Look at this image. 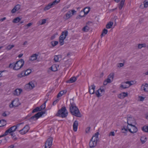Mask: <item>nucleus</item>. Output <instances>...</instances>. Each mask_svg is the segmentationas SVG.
<instances>
[{
	"label": "nucleus",
	"instance_id": "nucleus-30",
	"mask_svg": "<svg viewBox=\"0 0 148 148\" xmlns=\"http://www.w3.org/2000/svg\"><path fill=\"white\" fill-rule=\"evenodd\" d=\"M61 56L60 55H56L54 56V60L55 62L59 61V58H61Z\"/></svg>",
	"mask_w": 148,
	"mask_h": 148
},
{
	"label": "nucleus",
	"instance_id": "nucleus-64",
	"mask_svg": "<svg viewBox=\"0 0 148 148\" xmlns=\"http://www.w3.org/2000/svg\"><path fill=\"white\" fill-rule=\"evenodd\" d=\"M55 38V35H53L52 36H51L50 38V39L51 40H53Z\"/></svg>",
	"mask_w": 148,
	"mask_h": 148
},
{
	"label": "nucleus",
	"instance_id": "nucleus-18",
	"mask_svg": "<svg viewBox=\"0 0 148 148\" xmlns=\"http://www.w3.org/2000/svg\"><path fill=\"white\" fill-rule=\"evenodd\" d=\"M78 124V121H75L73 123V130L75 132H76L77 130Z\"/></svg>",
	"mask_w": 148,
	"mask_h": 148
},
{
	"label": "nucleus",
	"instance_id": "nucleus-29",
	"mask_svg": "<svg viewBox=\"0 0 148 148\" xmlns=\"http://www.w3.org/2000/svg\"><path fill=\"white\" fill-rule=\"evenodd\" d=\"M90 9L89 7H86L84 9V15H87L88 13L90 10Z\"/></svg>",
	"mask_w": 148,
	"mask_h": 148
},
{
	"label": "nucleus",
	"instance_id": "nucleus-59",
	"mask_svg": "<svg viewBox=\"0 0 148 148\" xmlns=\"http://www.w3.org/2000/svg\"><path fill=\"white\" fill-rule=\"evenodd\" d=\"M131 82L127 81L125 82V84H128L129 85L128 86H130L132 85V84L131 83Z\"/></svg>",
	"mask_w": 148,
	"mask_h": 148
},
{
	"label": "nucleus",
	"instance_id": "nucleus-50",
	"mask_svg": "<svg viewBox=\"0 0 148 148\" xmlns=\"http://www.w3.org/2000/svg\"><path fill=\"white\" fill-rule=\"evenodd\" d=\"M121 129H122V130H124L125 131H123L122 132L123 133H126V132H127V130H128V128L127 129L125 128L124 126L123 127V128H122Z\"/></svg>",
	"mask_w": 148,
	"mask_h": 148
},
{
	"label": "nucleus",
	"instance_id": "nucleus-4",
	"mask_svg": "<svg viewBox=\"0 0 148 148\" xmlns=\"http://www.w3.org/2000/svg\"><path fill=\"white\" fill-rule=\"evenodd\" d=\"M45 112H39L31 117L30 119L34 120H36L42 116L44 114H45Z\"/></svg>",
	"mask_w": 148,
	"mask_h": 148
},
{
	"label": "nucleus",
	"instance_id": "nucleus-58",
	"mask_svg": "<svg viewBox=\"0 0 148 148\" xmlns=\"http://www.w3.org/2000/svg\"><path fill=\"white\" fill-rule=\"evenodd\" d=\"M139 98L140 99V100L141 101H143L145 99L142 96H139Z\"/></svg>",
	"mask_w": 148,
	"mask_h": 148
},
{
	"label": "nucleus",
	"instance_id": "nucleus-32",
	"mask_svg": "<svg viewBox=\"0 0 148 148\" xmlns=\"http://www.w3.org/2000/svg\"><path fill=\"white\" fill-rule=\"evenodd\" d=\"M21 19L19 17H17L13 20L12 22L13 23H17L20 22Z\"/></svg>",
	"mask_w": 148,
	"mask_h": 148
},
{
	"label": "nucleus",
	"instance_id": "nucleus-43",
	"mask_svg": "<svg viewBox=\"0 0 148 148\" xmlns=\"http://www.w3.org/2000/svg\"><path fill=\"white\" fill-rule=\"evenodd\" d=\"M99 89L98 90H97L95 92L96 95L98 97H99L102 96L101 95V94L99 93Z\"/></svg>",
	"mask_w": 148,
	"mask_h": 148
},
{
	"label": "nucleus",
	"instance_id": "nucleus-57",
	"mask_svg": "<svg viewBox=\"0 0 148 148\" xmlns=\"http://www.w3.org/2000/svg\"><path fill=\"white\" fill-rule=\"evenodd\" d=\"M119 66H118V67H121L123 66L124 65V63H119Z\"/></svg>",
	"mask_w": 148,
	"mask_h": 148
},
{
	"label": "nucleus",
	"instance_id": "nucleus-1",
	"mask_svg": "<svg viewBox=\"0 0 148 148\" xmlns=\"http://www.w3.org/2000/svg\"><path fill=\"white\" fill-rule=\"evenodd\" d=\"M25 62L23 59H21L17 61L15 63L10 64L9 67L13 68L16 70H18L20 69L24 65Z\"/></svg>",
	"mask_w": 148,
	"mask_h": 148
},
{
	"label": "nucleus",
	"instance_id": "nucleus-39",
	"mask_svg": "<svg viewBox=\"0 0 148 148\" xmlns=\"http://www.w3.org/2000/svg\"><path fill=\"white\" fill-rule=\"evenodd\" d=\"M51 70L53 71H55L57 70V68L56 66L52 65L51 67Z\"/></svg>",
	"mask_w": 148,
	"mask_h": 148
},
{
	"label": "nucleus",
	"instance_id": "nucleus-61",
	"mask_svg": "<svg viewBox=\"0 0 148 148\" xmlns=\"http://www.w3.org/2000/svg\"><path fill=\"white\" fill-rule=\"evenodd\" d=\"M46 20L45 19H43L42 20V23H41V24H43L46 23Z\"/></svg>",
	"mask_w": 148,
	"mask_h": 148
},
{
	"label": "nucleus",
	"instance_id": "nucleus-3",
	"mask_svg": "<svg viewBox=\"0 0 148 148\" xmlns=\"http://www.w3.org/2000/svg\"><path fill=\"white\" fill-rule=\"evenodd\" d=\"M72 101H71L69 105L70 111H79V109L73 102V99H72Z\"/></svg>",
	"mask_w": 148,
	"mask_h": 148
},
{
	"label": "nucleus",
	"instance_id": "nucleus-46",
	"mask_svg": "<svg viewBox=\"0 0 148 148\" xmlns=\"http://www.w3.org/2000/svg\"><path fill=\"white\" fill-rule=\"evenodd\" d=\"M14 7V8H15L16 10H16L17 11L20 9L21 5L19 4H18L17 5H16Z\"/></svg>",
	"mask_w": 148,
	"mask_h": 148
},
{
	"label": "nucleus",
	"instance_id": "nucleus-10",
	"mask_svg": "<svg viewBox=\"0 0 148 148\" xmlns=\"http://www.w3.org/2000/svg\"><path fill=\"white\" fill-rule=\"evenodd\" d=\"M68 114V113L67 112H58L56 116L62 118H65L67 116Z\"/></svg>",
	"mask_w": 148,
	"mask_h": 148
},
{
	"label": "nucleus",
	"instance_id": "nucleus-33",
	"mask_svg": "<svg viewBox=\"0 0 148 148\" xmlns=\"http://www.w3.org/2000/svg\"><path fill=\"white\" fill-rule=\"evenodd\" d=\"M140 140L142 144H144L147 141V138L145 136L142 137L140 138Z\"/></svg>",
	"mask_w": 148,
	"mask_h": 148
},
{
	"label": "nucleus",
	"instance_id": "nucleus-14",
	"mask_svg": "<svg viewBox=\"0 0 148 148\" xmlns=\"http://www.w3.org/2000/svg\"><path fill=\"white\" fill-rule=\"evenodd\" d=\"M95 86L94 84L90 86H89V92L90 94H93L95 93Z\"/></svg>",
	"mask_w": 148,
	"mask_h": 148
},
{
	"label": "nucleus",
	"instance_id": "nucleus-40",
	"mask_svg": "<svg viewBox=\"0 0 148 148\" xmlns=\"http://www.w3.org/2000/svg\"><path fill=\"white\" fill-rule=\"evenodd\" d=\"M14 46L13 45H9L6 48V49L8 50H9L11 49L12 48L14 47Z\"/></svg>",
	"mask_w": 148,
	"mask_h": 148
},
{
	"label": "nucleus",
	"instance_id": "nucleus-36",
	"mask_svg": "<svg viewBox=\"0 0 148 148\" xmlns=\"http://www.w3.org/2000/svg\"><path fill=\"white\" fill-rule=\"evenodd\" d=\"M107 32L108 30L106 29H104L103 30L102 34H101V36L102 37L103 36H104V35H105L107 33Z\"/></svg>",
	"mask_w": 148,
	"mask_h": 148
},
{
	"label": "nucleus",
	"instance_id": "nucleus-12",
	"mask_svg": "<svg viewBox=\"0 0 148 148\" xmlns=\"http://www.w3.org/2000/svg\"><path fill=\"white\" fill-rule=\"evenodd\" d=\"M130 126H131V128H129L128 126H127V128L129 131L132 134L136 132L138 130L135 125H132Z\"/></svg>",
	"mask_w": 148,
	"mask_h": 148
},
{
	"label": "nucleus",
	"instance_id": "nucleus-51",
	"mask_svg": "<svg viewBox=\"0 0 148 148\" xmlns=\"http://www.w3.org/2000/svg\"><path fill=\"white\" fill-rule=\"evenodd\" d=\"M39 107H37L32 110V111H40Z\"/></svg>",
	"mask_w": 148,
	"mask_h": 148
},
{
	"label": "nucleus",
	"instance_id": "nucleus-11",
	"mask_svg": "<svg viewBox=\"0 0 148 148\" xmlns=\"http://www.w3.org/2000/svg\"><path fill=\"white\" fill-rule=\"evenodd\" d=\"M29 130V126L27 125H26L23 129L20 130H18V131L21 134L23 135L27 132Z\"/></svg>",
	"mask_w": 148,
	"mask_h": 148
},
{
	"label": "nucleus",
	"instance_id": "nucleus-48",
	"mask_svg": "<svg viewBox=\"0 0 148 148\" xmlns=\"http://www.w3.org/2000/svg\"><path fill=\"white\" fill-rule=\"evenodd\" d=\"M66 109L65 106L62 107L61 109L59 110L58 111H66Z\"/></svg>",
	"mask_w": 148,
	"mask_h": 148
},
{
	"label": "nucleus",
	"instance_id": "nucleus-15",
	"mask_svg": "<svg viewBox=\"0 0 148 148\" xmlns=\"http://www.w3.org/2000/svg\"><path fill=\"white\" fill-rule=\"evenodd\" d=\"M99 134V133L98 132H96L90 140L97 142L99 140V138L98 136Z\"/></svg>",
	"mask_w": 148,
	"mask_h": 148
},
{
	"label": "nucleus",
	"instance_id": "nucleus-13",
	"mask_svg": "<svg viewBox=\"0 0 148 148\" xmlns=\"http://www.w3.org/2000/svg\"><path fill=\"white\" fill-rule=\"evenodd\" d=\"M76 12V11L74 10L69 11L66 14V19H68L70 18Z\"/></svg>",
	"mask_w": 148,
	"mask_h": 148
},
{
	"label": "nucleus",
	"instance_id": "nucleus-41",
	"mask_svg": "<svg viewBox=\"0 0 148 148\" xmlns=\"http://www.w3.org/2000/svg\"><path fill=\"white\" fill-rule=\"evenodd\" d=\"M10 114V113L9 112H4L2 114V116L4 117L7 116Z\"/></svg>",
	"mask_w": 148,
	"mask_h": 148
},
{
	"label": "nucleus",
	"instance_id": "nucleus-26",
	"mask_svg": "<svg viewBox=\"0 0 148 148\" xmlns=\"http://www.w3.org/2000/svg\"><path fill=\"white\" fill-rule=\"evenodd\" d=\"M25 76V73L24 71H22L20 73L18 74L17 75L18 77L19 78H21Z\"/></svg>",
	"mask_w": 148,
	"mask_h": 148
},
{
	"label": "nucleus",
	"instance_id": "nucleus-9",
	"mask_svg": "<svg viewBox=\"0 0 148 148\" xmlns=\"http://www.w3.org/2000/svg\"><path fill=\"white\" fill-rule=\"evenodd\" d=\"M34 87V85L32 82H30L25 86L24 88L26 90H29L32 89Z\"/></svg>",
	"mask_w": 148,
	"mask_h": 148
},
{
	"label": "nucleus",
	"instance_id": "nucleus-16",
	"mask_svg": "<svg viewBox=\"0 0 148 148\" xmlns=\"http://www.w3.org/2000/svg\"><path fill=\"white\" fill-rule=\"evenodd\" d=\"M97 142L96 141H93L90 140L89 142V147L90 148H93L95 147L97 145Z\"/></svg>",
	"mask_w": 148,
	"mask_h": 148
},
{
	"label": "nucleus",
	"instance_id": "nucleus-25",
	"mask_svg": "<svg viewBox=\"0 0 148 148\" xmlns=\"http://www.w3.org/2000/svg\"><path fill=\"white\" fill-rule=\"evenodd\" d=\"M6 121L4 119L0 120V127H3L6 125Z\"/></svg>",
	"mask_w": 148,
	"mask_h": 148
},
{
	"label": "nucleus",
	"instance_id": "nucleus-27",
	"mask_svg": "<svg viewBox=\"0 0 148 148\" xmlns=\"http://www.w3.org/2000/svg\"><path fill=\"white\" fill-rule=\"evenodd\" d=\"M51 4V3H49L48 5H46L44 9V10L45 11L48 10L50 9L53 6Z\"/></svg>",
	"mask_w": 148,
	"mask_h": 148
},
{
	"label": "nucleus",
	"instance_id": "nucleus-28",
	"mask_svg": "<svg viewBox=\"0 0 148 148\" xmlns=\"http://www.w3.org/2000/svg\"><path fill=\"white\" fill-rule=\"evenodd\" d=\"M48 99H47L45 102L40 106L39 107L40 109V111H42V110H44L45 108L46 103Z\"/></svg>",
	"mask_w": 148,
	"mask_h": 148
},
{
	"label": "nucleus",
	"instance_id": "nucleus-22",
	"mask_svg": "<svg viewBox=\"0 0 148 148\" xmlns=\"http://www.w3.org/2000/svg\"><path fill=\"white\" fill-rule=\"evenodd\" d=\"M128 96V93L127 92H123L120 94L118 97L119 98L122 99L124 98L125 97H127Z\"/></svg>",
	"mask_w": 148,
	"mask_h": 148
},
{
	"label": "nucleus",
	"instance_id": "nucleus-2",
	"mask_svg": "<svg viewBox=\"0 0 148 148\" xmlns=\"http://www.w3.org/2000/svg\"><path fill=\"white\" fill-rule=\"evenodd\" d=\"M68 32L67 31H64L63 32L61 35L59 37V41L61 45H63L64 43V40L66 38V36L68 35Z\"/></svg>",
	"mask_w": 148,
	"mask_h": 148
},
{
	"label": "nucleus",
	"instance_id": "nucleus-20",
	"mask_svg": "<svg viewBox=\"0 0 148 148\" xmlns=\"http://www.w3.org/2000/svg\"><path fill=\"white\" fill-rule=\"evenodd\" d=\"M22 91V90L21 89H17L14 91V94L15 95H20L21 92Z\"/></svg>",
	"mask_w": 148,
	"mask_h": 148
},
{
	"label": "nucleus",
	"instance_id": "nucleus-35",
	"mask_svg": "<svg viewBox=\"0 0 148 148\" xmlns=\"http://www.w3.org/2000/svg\"><path fill=\"white\" fill-rule=\"evenodd\" d=\"M89 29V27L87 25H86L83 27L82 30L84 32H88Z\"/></svg>",
	"mask_w": 148,
	"mask_h": 148
},
{
	"label": "nucleus",
	"instance_id": "nucleus-52",
	"mask_svg": "<svg viewBox=\"0 0 148 148\" xmlns=\"http://www.w3.org/2000/svg\"><path fill=\"white\" fill-rule=\"evenodd\" d=\"M114 135H115V133H114V132H111L109 133V136H114Z\"/></svg>",
	"mask_w": 148,
	"mask_h": 148
},
{
	"label": "nucleus",
	"instance_id": "nucleus-54",
	"mask_svg": "<svg viewBox=\"0 0 148 148\" xmlns=\"http://www.w3.org/2000/svg\"><path fill=\"white\" fill-rule=\"evenodd\" d=\"M58 3H57L56 0L54 1L52 3H51V5L53 6L54 5L57 4Z\"/></svg>",
	"mask_w": 148,
	"mask_h": 148
},
{
	"label": "nucleus",
	"instance_id": "nucleus-49",
	"mask_svg": "<svg viewBox=\"0 0 148 148\" xmlns=\"http://www.w3.org/2000/svg\"><path fill=\"white\" fill-rule=\"evenodd\" d=\"M8 132H7V130H6L5 131V133L4 134H3L1 135L0 136V138L3 137H4V136L7 135L8 134Z\"/></svg>",
	"mask_w": 148,
	"mask_h": 148
},
{
	"label": "nucleus",
	"instance_id": "nucleus-38",
	"mask_svg": "<svg viewBox=\"0 0 148 148\" xmlns=\"http://www.w3.org/2000/svg\"><path fill=\"white\" fill-rule=\"evenodd\" d=\"M25 73V74L26 76L27 75H29L30 73L31 72V70L30 69H27L26 70L24 71Z\"/></svg>",
	"mask_w": 148,
	"mask_h": 148
},
{
	"label": "nucleus",
	"instance_id": "nucleus-42",
	"mask_svg": "<svg viewBox=\"0 0 148 148\" xmlns=\"http://www.w3.org/2000/svg\"><path fill=\"white\" fill-rule=\"evenodd\" d=\"M114 76V73H112L110 74L108 76V77L110 79L111 78L112 81L113 80Z\"/></svg>",
	"mask_w": 148,
	"mask_h": 148
},
{
	"label": "nucleus",
	"instance_id": "nucleus-7",
	"mask_svg": "<svg viewBox=\"0 0 148 148\" xmlns=\"http://www.w3.org/2000/svg\"><path fill=\"white\" fill-rule=\"evenodd\" d=\"M20 103L19 101V100L18 99H16L13 100L9 105L10 107L12 108V107H16L19 105Z\"/></svg>",
	"mask_w": 148,
	"mask_h": 148
},
{
	"label": "nucleus",
	"instance_id": "nucleus-45",
	"mask_svg": "<svg viewBox=\"0 0 148 148\" xmlns=\"http://www.w3.org/2000/svg\"><path fill=\"white\" fill-rule=\"evenodd\" d=\"M64 92L63 91H61L57 95V97L59 98L61 97L64 94Z\"/></svg>",
	"mask_w": 148,
	"mask_h": 148
},
{
	"label": "nucleus",
	"instance_id": "nucleus-37",
	"mask_svg": "<svg viewBox=\"0 0 148 148\" xmlns=\"http://www.w3.org/2000/svg\"><path fill=\"white\" fill-rule=\"evenodd\" d=\"M148 127V126H145L142 127V129L144 132H148V127Z\"/></svg>",
	"mask_w": 148,
	"mask_h": 148
},
{
	"label": "nucleus",
	"instance_id": "nucleus-60",
	"mask_svg": "<svg viewBox=\"0 0 148 148\" xmlns=\"http://www.w3.org/2000/svg\"><path fill=\"white\" fill-rule=\"evenodd\" d=\"M90 127H89L86 128V133H88L90 131Z\"/></svg>",
	"mask_w": 148,
	"mask_h": 148
},
{
	"label": "nucleus",
	"instance_id": "nucleus-17",
	"mask_svg": "<svg viewBox=\"0 0 148 148\" xmlns=\"http://www.w3.org/2000/svg\"><path fill=\"white\" fill-rule=\"evenodd\" d=\"M71 114L77 117H80L82 116V115L80 113V112H70Z\"/></svg>",
	"mask_w": 148,
	"mask_h": 148
},
{
	"label": "nucleus",
	"instance_id": "nucleus-63",
	"mask_svg": "<svg viewBox=\"0 0 148 148\" xmlns=\"http://www.w3.org/2000/svg\"><path fill=\"white\" fill-rule=\"evenodd\" d=\"M32 25V23H30L27 24L26 26H27V27H30Z\"/></svg>",
	"mask_w": 148,
	"mask_h": 148
},
{
	"label": "nucleus",
	"instance_id": "nucleus-5",
	"mask_svg": "<svg viewBox=\"0 0 148 148\" xmlns=\"http://www.w3.org/2000/svg\"><path fill=\"white\" fill-rule=\"evenodd\" d=\"M23 123H22L18 124L16 125L13 126L10 128L8 130H7V131L9 133H11L15 131L16 129H17Z\"/></svg>",
	"mask_w": 148,
	"mask_h": 148
},
{
	"label": "nucleus",
	"instance_id": "nucleus-19",
	"mask_svg": "<svg viewBox=\"0 0 148 148\" xmlns=\"http://www.w3.org/2000/svg\"><path fill=\"white\" fill-rule=\"evenodd\" d=\"M38 56V54H34L30 56L29 59V60L32 61L36 60L37 59V57Z\"/></svg>",
	"mask_w": 148,
	"mask_h": 148
},
{
	"label": "nucleus",
	"instance_id": "nucleus-56",
	"mask_svg": "<svg viewBox=\"0 0 148 148\" xmlns=\"http://www.w3.org/2000/svg\"><path fill=\"white\" fill-rule=\"evenodd\" d=\"M16 11H17L16 9V10L15 8L14 7V8L12 10L11 12L12 13H15Z\"/></svg>",
	"mask_w": 148,
	"mask_h": 148
},
{
	"label": "nucleus",
	"instance_id": "nucleus-44",
	"mask_svg": "<svg viewBox=\"0 0 148 148\" xmlns=\"http://www.w3.org/2000/svg\"><path fill=\"white\" fill-rule=\"evenodd\" d=\"M143 3L144 7L147 8L148 6V1H147V0H146L144 1Z\"/></svg>",
	"mask_w": 148,
	"mask_h": 148
},
{
	"label": "nucleus",
	"instance_id": "nucleus-62",
	"mask_svg": "<svg viewBox=\"0 0 148 148\" xmlns=\"http://www.w3.org/2000/svg\"><path fill=\"white\" fill-rule=\"evenodd\" d=\"M99 89V90H100V92H101V93H103V94L104 93V92H105V90H104L103 89H102L101 88H100Z\"/></svg>",
	"mask_w": 148,
	"mask_h": 148
},
{
	"label": "nucleus",
	"instance_id": "nucleus-55",
	"mask_svg": "<svg viewBox=\"0 0 148 148\" xmlns=\"http://www.w3.org/2000/svg\"><path fill=\"white\" fill-rule=\"evenodd\" d=\"M106 80L108 83H110L112 81V80L109 78L108 77V78Z\"/></svg>",
	"mask_w": 148,
	"mask_h": 148
},
{
	"label": "nucleus",
	"instance_id": "nucleus-6",
	"mask_svg": "<svg viewBox=\"0 0 148 148\" xmlns=\"http://www.w3.org/2000/svg\"><path fill=\"white\" fill-rule=\"evenodd\" d=\"M127 123L128 125H132L133 123H134L135 121L134 118L131 115H128L127 116Z\"/></svg>",
	"mask_w": 148,
	"mask_h": 148
},
{
	"label": "nucleus",
	"instance_id": "nucleus-21",
	"mask_svg": "<svg viewBox=\"0 0 148 148\" xmlns=\"http://www.w3.org/2000/svg\"><path fill=\"white\" fill-rule=\"evenodd\" d=\"M141 89L144 90L145 92H148V84L146 83L145 85L142 84Z\"/></svg>",
	"mask_w": 148,
	"mask_h": 148
},
{
	"label": "nucleus",
	"instance_id": "nucleus-31",
	"mask_svg": "<svg viewBox=\"0 0 148 148\" xmlns=\"http://www.w3.org/2000/svg\"><path fill=\"white\" fill-rule=\"evenodd\" d=\"M113 22H109L106 25V27L107 29L111 28L113 25Z\"/></svg>",
	"mask_w": 148,
	"mask_h": 148
},
{
	"label": "nucleus",
	"instance_id": "nucleus-47",
	"mask_svg": "<svg viewBox=\"0 0 148 148\" xmlns=\"http://www.w3.org/2000/svg\"><path fill=\"white\" fill-rule=\"evenodd\" d=\"M129 87V86H127L126 84L125 85H121L120 87L123 89H125L128 88Z\"/></svg>",
	"mask_w": 148,
	"mask_h": 148
},
{
	"label": "nucleus",
	"instance_id": "nucleus-8",
	"mask_svg": "<svg viewBox=\"0 0 148 148\" xmlns=\"http://www.w3.org/2000/svg\"><path fill=\"white\" fill-rule=\"evenodd\" d=\"M53 138L50 137L48 138L45 143V148H50L51 146L53 141Z\"/></svg>",
	"mask_w": 148,
	"mask_h": 148
},
{
	"label": "nucleus",
	"instance_id": "nucleus-34",
	"mask_svg": "<svg viewBox=\"0 0 148 148\" xmlns=\"http://www.w3.org/2000/svg\"><path fill=\"white\" fill-rule=\"evenodd\" d=\"M51 43L52 46L54 47L58 44V41H51Z\"/></svg>",
	"mask_w": 148,
	"mask_h": 148
},
{
	"label": "nucleus",
	"instance_id": "nucleus-24",
	"mask_svg": "<svg viewBox=\"0 0 148 148\" xmlns=\"http://www.w3.org/2000/svg\"><path fill=\"white\" fill-rule=\"evenodd\" d=\"M125 0H121L118 5V7L119 10H121L123 8L124 5Z\"/></svg>",
	"mask_w": 148,
	"mask_h": 148
},
{
	"label": "nucleus",
	"instance_id": "nucleus-23",
	"mask_svg": "<svg viewBox=\"0 0 148 148\" xmlns=\"http://www.w3.org/2000/svg\"><path fill=\"white\" fill-rule=\"evenodd\" d=\"M76 80V78L75 77H73L71 78L69 80H67L66 82L69 83H73L75 82Z\"/></svg>",
	"mask_w": 148,
	"mask_h": 148
},
{
	"label": "nucleus",
	"instance_id": "nucleus-53",
	"mask_svg": "<svg viewBox=\"0 0 148 148\" xmlns=\"http://www.w3.org/2000/svg\"><path fill=\"white\" fill-rule=\"evenodd\" d=\"M59 101V100L58 99H57L56 100L54 101L53 103V105H56V103H57V102Z\"/></svg>",
	"mask_w": 148,
	"mask_h": 148
}]
</instances>
